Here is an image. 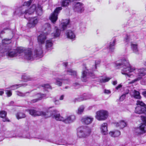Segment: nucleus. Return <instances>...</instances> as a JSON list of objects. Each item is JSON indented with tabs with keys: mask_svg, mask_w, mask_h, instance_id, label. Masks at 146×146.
Listing matches in <instances>:
<instances>
[{
	"mask_svg": "<svg viewBox=\"0 0 146 146\" xmlns=\"http://www.w3.org/2000/svg\"><path fill=\"white\" fill-rule=\"evenodd\" d=\"M122 86L121 84H119L116 87V89L117 90H119L120 88L122 87Z\"/></svg>",
	"mask_w": 146,
	"mask_h": 146,
	"instance_id": "nucleus-49",
	"label": "nucleus"
},
{
	"mask_svg": "<svg viewBox=\"0 0 146 146\" xmlns=\"http://www.w3.org/2000/svg\"><path fill=\"white\" fill-rule=\"evenodd\" d=\"M7 112L5 111H0V117L2 118L3 121H9V120L6 117Z\"/></svg>",
	"mask_w": 146,
	"mask_h": 146,
	"instance_id": "nucleus-27",
	"label": "nucleus"
},
{
	"mask_svg": "<svg viewBox=\"0 0 146 146\" xmlns=\"http://www.w3.org/2000/svg\"><path fill=\"white\" fill-rule=\"evenodd\" d=\"M104 92L106 94H108L111 93V92L109 90H104Z\"/></svg>",
	"mask_w": 146,
	"mask_h": 146,
	"instance_id": "nucleus-46",
	"label": "nucleus"
},
{
	"mask_svg": "<svg viewBox=\"0 0 146 146\" xmlns=\"http://www.w3.org/2000/svg\"><path fill=\"white\" fill-rule=\"evenodd\" d=\"M5 93L8 97H10L12 95V92L11 90H6Z\"/></svg>",
	"mask_w": 146,
	"mask_h": 146,
	"instance_id": "nucleus-41",
	"label": "nucleus"
},
{
	"mask_svg": "<svg viewBox=\"0 0 146 146\" xmlns=\"http://www.w3.org/2000/svg\"><path fill=\"white\" fill-rule=\"evenodd\" d=\"M133 74L135 73L136 76L138 77L133 80H132L130 83H133L140 80L142 77L146 74V68H141L139 69H135L134 70Z\"/></svg>",
	"mask_w": 146,
	"mask_h": 146,
	"instance_id": "nucleus-8",
	"label": "nucleus"
},
{
	"mask_svg": "<svg viewBox=\"0 0 146 146\" xmlns=\"http://www.w3.org/2000/svg\"><path fill=\"white\" fill-rule=\"evenodd\" d=\"M11 42V39H7V38H5V39L2 40V46L1 45L0 46V47L1 48H2V50H3V45L4 44H9ZM4 49L5 48H3Z\"/></svg>",
	"mask_w": 146,
	"mask_h": 146,
	"instance_id": "nucleus-33",
	"label": "nucleus"
},
{
	"mask_svg": "<svg viewBox=\"0 0 146 146\" xmlns=\"http://www.w3.org/2000/svg\"><path fill=\"white\" fill-rule=\"evenodd\" d=\"M52 108L50 107L48 108V110L49 111L50 114L47 116L46 113L42 111L39 110L36 111L33 109H30L27 110L29 111V114L34 116L41 115L48 117L52 116L56 120L62 121L66 123H70L74 122L76 119V116L74 115H71L67 116L66 118H64L58 113V111L57 110L54 109L50 111V109Z\"/></svg>",
	"mask_w": 146,
	"mask_h": 146,
	"instance_id": "nucleus-2",
	"label": "nucleus"
},
{
	"mask_svg": "<svg viewBox=\"0 0 146 146\" xmlns=\"http://www.w3.org/2000/svg\"><path fill=\"white\" fill-rule=\"evenodd\" d=\"M92 108V107H89V108H90V109H91Z\"/></svg>",
	"mask_w": 146,
	"mask_h": 146,
	"instance_id": "nucleus-60",
	"label": "nucleus"
},
{
	"mask_svg": "<svg viewBox=\"0 0 146 146\" xmlns=\"http://www.w3.org/2000/svg\"><path fill=\"white\" fill-rule=\"evenodd\" d=\"M133 38L132 35H126L124 39V41L127 44L131 43V48L133 52L135 53H137L138 51V45L136 44H135L132 42V40Z\"/></svg>",
	"mask_w": 146,
	"mask_h": 146,
	"instance_id": "nucleus-9",
	"label": "nucleus"
},
{
	"mask_svg": "<svg viewBox=\"0 0 146 146\" xmlns=\"http://www.w3.org/2000/svg\"><path fill=\"white\" fill-rule=\"evenodd\" d=\"M39 139H41L43 140H46V141L53 143H55L56 144L58 145H71L72 144V143H70L68 140L66 141L64 140H61L58 141H55L53 139H50L45 137H42L41 138H38Z\"/></svg>",
	"mask_w": 146,
	"mask_h": 146,
	"instance_id": "nucleus-12",
	"label": "nucleus"
},
{
	"mask_svg": "<svg viewBox=\"0 0 146 146\" xmlns=\"http://www.w3.org/2000/svg\"><path fill=\"white\" fill-rule=\"evenodd\" d=\"M36 98L31 101V103H34L38 101V100H41L43 98H46V95L45 94H41V93H38L35 95Z\"/></svg>",
	"mask_w": 146,
	"mask_h": 146,
	"instance_id": "nucleus-20",
	"label": "nucleus"
},
{
	"mask_svg": "<svg viewBox=\"0 0 146 146\" xmlns=\"http://www.w3.org/2000/svg\"><path fill=\"white\" fill-rule=\"evenodd\" d=\"M86 96V97H84L83 98H80L79 100L80 101H82L83 100H87L89 99H90V97H89L88 96H87L86 94H84V96Z\"/></svg>",
	"mask_w": 146,
	"mask_h": 146,
	"instance_id": "nucleus-42",
	"label": "nucleus"
},
{
	"mask_svg": "<svg viewBox=\"0 0 146 146\" xmlns=\"http://www.w3.org/2000/svg\"><path fill=\"white\" fill-rule=\"evenodd\" d=\"M4 47H5L4 49L3 48V50H0V51L1 53H3L5 54H6L9 57L12 58L16 56H22L21 57L22 58L29 60L24 57L25 52L27 49L24 50L22 48H18L16 50L10 49L8 48L6 46H5Z\"/></svg>",
	"mask_w": 146,
	"mask_h": 146,
	"instance_id": "nucleus-5",
	"label": "nucleus"
},
{
	"mask_svg": "<svg viewBox=\"0 0 146 146\" xmlns=\"http://www.w3.org/2000/svg\"><path fill=\"white\" fill-rule=\"evenodd\" d=\"M16 94L18 96L21 97H23L26 96V94L28 93V92H27L25 93H23L21 92L18 91H16Z\"/></svg>",
	"mask_w": 146,
	"mask_h": 146,
	"instance_id": "nucleus-39",
	"label": "nucleus"
},
{
	"mask_svg": "<svg viewBox=\"0 0 146 146\" xmlns=\"http://www.w3.org/2000/svg\"><path fill=\"white\" fill-rule=\"evenodd\" d=\"M53 43L50 40H47L46 42L45 48L47 50H50L52 49Z\"/></svg>",
	"mask_w": 146,
	"mask_h": 146,
	"instance_id": "nucleus-26",
	"label": "nucleus"
},
{
	"mask_svg": "<svg viewBox=\"0 0 146 146\" xmlns=\"http://www.w3.org/2000/svg\"><path fill=\"white\" fill-rule=\"evenodd\" d=\"M65 88H66V89H67V87H65Z\"/></svg>",
	"mask_w": 146,
	"mask_h": 146,
	"instance_id": "nucleus-61",
	"label": "nucleus"
},
{
	"mask_svg": "<svg viewBox=\"0 0 146 146\" xmlns=\"http://www.w3.org/2000/svg\"><path fill=\"white\" fill-rule=\"evenodd\" d=\"M4 93V91L3 89H0V95L2 96Z\"/></svg>",
	"mask_w": 146,
	"mask_h": 146,
	"instance_id": "nucleus-47",
	"label": "nucleus"
},
{
	"mask_svg": "<svg viewBox=\"0 0 146 146\" xmlns=\"http://www.w3.org/2000/svg\"><path fill=\"white\" fill-rule=\"evenodd\" d=\"M69 23L70 20L69 19L63 20L60 25V27L62 28L63 30H64L67 28Z\"/></svg>",
	"mask_w": 146,
	"mask_h": 146,
	"instance_id": "nucleus-24",
	"label": "nucleus"
},
{
	"mask_svg": "<svg viewBox=\"0 0 146 146\" xmlns=\"http://www.w3.org/2000/svg\"><path fill=\"white\" fill-rule=\"evenodd\" d=\"M141 84L142 85L146 84V77H145L141 81Z\"/></svg>",
	"mask_w": 146,
	"mask_h": 146,
	"instance_id": "nucleus-44",
	"label": "nucleus"
},
{
	"mask_svg": "<svg viewBox=\"0 0 146 146\" xmlns=\"http://www.w3.org/2000/svg\"><path fill=\"white\" fill-rule=\"evenodd\" d=\"M26 85H27L25 84H23L16 85L11 86L9 88L11 89L12 90H14L17 89L19 87L22 86H26Z\"/></svg>",
	"mask_w": 146,
	"mask_h": 146,
	"instance_id": "nucleus-38",
	"label": "nucleus"
},
{
	"mask_svg": "<svg viewBox=\"0 0 146 146\" xmlns=\"http://www.w3.org/2000/svg\"><path fill=\"white\" fill-rule=\"evenodd\" d=\"M62 9V7H58L56 9L54 12L51 14L49 18L53 23H54L57 20L58 15Z\"/></svg>",
	"mask_w": 146,
	"mask_h": 146,
	"instance_id": "nucleus-15",
	"label": "nucleus"
},
{
	"mask_svg": "<svg viewBox=\"0 0 146 146\" xmlns=\"http://www.w3.org/2000/svg\"><path fill=\"white\" fill-rule=\"evenodd\" d=\"M84 6L83 4L80 2L74 3L73 9L75 12L78 13H81L84 10Z\"/></svg>",
	"mask_w": 146,
	"mask_h": 146,
	"instance_id": "nucleus-16",
	"label": "nucleus"
},
{
	"mask_svg": "<svg viewBox=\"0 0 146 146\" xmlns=\"http://www.w3.org/2000/svg\"><path fill=\"white\" fill-rule=\"evenodd\" d=\"M4 31H2L1 32V34H3V33H4Z\"/></svg>",
	"mask_w": 146,
	"mask_h": 146,
	"instance_id": "nucleus-57",
	"label": "nucleus"
},
{
	"mask_svg": "<svg viewBox=\"0 0 146 146\" xmlns=\"http://www.w3.org/2000/svg\"><path fill=\"white\" fill-rule=\"evenodd\" d=\"M42 87L45 90H46V89H51L50 86L48 84H44L42 85Z\"/></svg>",
	"mask_w": 146,
	"mask_h": 146,
	"instance_id": "nucleus-40",
	"label": "nucleus"
},
{
	"mask_svg": "<svg viewBox=\"0 0 146 146\" xmlns=\"http://www.w3.org/2000/svg\"><path fill=\"white\" fill-rule=\"evenodd\" d=\"M115 66L117 68H121L122 74L126 76L131 77L133 76L135 68L131 66L127 57L116 61L115 63Z\"/></svg>",
	"mask_w": 146,
	"mask_h": 146,
	"instance_id": "nucleus-4",
	"label": "nucleus"
},
{
	"mask_svg": "<svg viewBox=\"0 0 146 146\" xmlns=\"http://www.w3.org/2000/svg\"><path fill=\"white\" fill-rule=\"evenodd\" d=\"M75 84H76V85H78V83Z\"/></svg>",
	"mask_w": 146,
	"mask_h": 146,
	"instance_id": "nucleus-59",
	"label": "nucleus"
},
{
	"mask_svg": "<svg viewBox=\"0 0 146 146\" xmlns=\"http://www.w3.org/2000/svg\"><path fill=\"white\" fill-rule=\"evenodd\" d=\"M16 131H7L6 132V134L4 136L6 137L10 138L15 137L16 135Z\"/></svg>",
	"mask_w": 146,
	"mask_h": 146,
	"instance_id": "nucleus-28",
	"label": "nucleus"
},
{
	"mask_svg": "<svg viewBox=\"0 0 146 146\" xmlns=\"http://www.w3.org/2000/svg\"><path fill=\"white\" fill-rule=\"evenodd\" d=\"M143 94L144 96L146 97V90L143 92Z\"/></svg>",
	"mask_w": 146,
	"mask_h": 146,
	"instance_id": "nucleus-52",
	"label": "nucleus"
},
{
	"mask_svg": "<svg viewBox=\"0 0 146 146\" xmlns=\"http://www.w3.org/2000/svg\"><path fill=\"white\" fill-rule=\"evenodd\" d=\"M110 135L112 137H115L119 136L120 135V132L118 130L115 131H111L109 133Z\"/></svg>",
	"mask_w": 146,
	"mask_h": 146,
	"instance_id": "nucleus-34",
	"label": "nucleus"
},
{
	"mask_svg": "<svg viewBox=\"0 0 146 146\" xmlns=\"http://www.w3.org/2000/svg\"><path fill=\"white\" fill-rule=\"evenodd\" d=\"M64 96L63 95H62L60 96V100H62L64 98Z\"/></svg>",
	"mask_w": 146,
	"mask_h": 146,
	"instance_id": "nucleus-51",
	"label": "nucleus"
},
{
	"mask_svg": "<svg viewBox=\"0 0 146 146\" xmlns=\"http://www.w3.org/2000/svg\"><path fill=\"white\" fill-rule=\"evenodd\" d=\"M43 29L45 32L40 34L37 37V40L39 45L37 46L34 52L31 48H28L25 52L24 57L27 60H33L36 57H41L42 56V46L46 40L47 38V35L50 33L51 30V28L49 24H45Z\"/></svg>",
	"mask_w": 146,
	"mask_h": 146,
	"instance_id": "nucleus-1",
	"label": "nucleus"
},
{
	"mask_svg": "<svg viewBox=\"0 0 146 146\" xmlns=\"http://www.w3.org/2000/svg\"><path fill=\"white\" fill-rule=\"evenodd\" d=\"M84 109V106H81L79 107L78 110L76 111V112L78 115L81 114L83 112Z\"/></svg>",
	"mask_w": 146,
	"mask_h": 146,
	"instance_id": "nucleus-35",
	"label": "nucleus"
},
{
	"mask_svg": "<svg viewBox=\"0 0 146 146\" xmlns=\"http://www.w3.org/2000/svg\"><path fill=\"white\" fill-rule=\"evenodd\" d=\"M16 116L17 119H19L25 117L26 115L23 112L20 111L18 112L16 114Z\"/></svg>",
	"mask_w": 146,
	"mask_h": 146,
	"instance_id": "nucleus-31",
	"label": "nucleus"
},
{
	"mask_svg": "<svg viewBox=\"0 0 146 146\" xmlns=\"http://www.w3.org/2000/svg\"><path fill=\"white\" fill-rule=\"evenodd\" d=\"M126 94H124L121 95L120 97L119 101H123L125 98L126 96Z\"/></svg>",
	"mask_w": 146,
	"mask_h": 146,
	"instance_id": "nucleus-43",
	"label": "nucleus"
},
{
	"mask_svg": "<svg viewBox=\"0 0 146 146\" xmlns=\"http://www.w3.org/2000/svg\"><path fill=\"white\" fill-rule=\"evenodd\" d=\"M53 101L56 105H59L60 104V102L58 100H56L55 99H54Z\"/></svg>",
	"mask_w": 146,
	"mask_h": 146,
	"instance_id": "nucleus-45",
	"label": "nucleus"
},
{
	"mask_svg": "<svg viewBox=\"0 0 146 146\" xmlns=\"http://www.w3.org/2000/svg\"><path fill=\"white\" fill-rule=\"evenodd\" d=\"M22 78L25 81H27L31 80H33V78L29 76H28L26 74H24L22 77Z\"/></svg>",
	"mask_w": 146,
	"mask_h": 146,
	"instance_id": "nucleus-36",
	"label": "nucleus"
},
{
	"mask_svg": "<svg viewBox=\"0 0 146 146\" xmlns=\"http://www.w3.org/2000/svg\"><path fill=\"white\" fill-rule=\"evenodd\" d=\"M115 125L116 127H119L120 128H123L127 126V122L124 120L119 121L118 122L115 123Z\"/></svg>",
	"mask_w": 146,
	"mask_h": 146,
	"instance_id": "nucleus-23",
	"label": "nucleus"
},
{
	"mask_svg": "<svg viewBox=\"0 0 146 146\" xmlns=\"http://www.w3.org/2000/svg\"><path fill=\"white\" fill-rule=\"evenodd\" d=\"M144 65L145 66H146V62H144Z\"/></svg>",
	"mask_w": 146,
	"mask_h": 146,
	"instance_id": "nucleus-58",
	"label": "nucleus"
},
{
	"mask_svg": "<svg viewBox=\"0 0 146 146\" xmlns=\"http://www.w3.org/2000/svg\"><path fill=\"white\" fill-rule=\"evenodd\" d=\"M145 110L144 112H143V113H144L146 115V105L145 106Z\"/></svg>",
	"mask_w": 146,
	"mask_h": 146,
	"instance_id": "nucleus-56",
	"label": "nucleus"
},
{
	"mask_svg": "<svg viewBox=\"0 0 146 146\" xmlns=\"http://www.w3.org/2000/svg\"><path fill=\"white\" fill-rule=\"evenodd\" d=\"M47 113H49V112H47Z\"/></svg>",
	"mask_w": 146,
	"mask_h": 146,
	"instance_id": "nucleus-62",
	"label": "nucleus"
},
{
	"mask_svg": "<svg viewBox=\"0 0 146 146\" xmlns=\"http://www.w3.org/2000/svg\"><path fill=\"white\" fill-rule=\"evenodd\" d=\"M33 1V0H30L28 1L25 2L21 8H17L15 10L14 12V14L19 15H21L24 14L25 15L27 14L30 15L35 12L38 15H41L43 13L42 8L41 6L39 4H33L31 6L29 10L27 9Z\"/></svg>",
	"mask_w": 146,
	"mask_h": 146,
	"instance_id": "nucleus-3",
	"label": "nucleus"
},
{
	"mask_svg": "<svg viewBox=\"0 0 146 146\" xmlns=\"http://www.w3.org/2000/svg\"><path fill=\"white\" fill-rule=\"evenodd\" d=\"M117 81H114L113 82V85H115L117 84Z\"/></svg>",
	"mask_w": 146,
	"mask_h": 146,
	"instance_id": "nucleus-53",
	"label": "nucleus"
},
{
	"mask_svg": "<svg viewBox=\"0 0 146 146\" xmlns=\"http://www.w3.org/2000/svg\"><path fill=\"white\" fill-rule=\"evenodd\" d=\"M67 74L71 75L74 77H76L77 76V73L76 71L70 68L66 69L64 73L61 75L59 74L58 73L54 74L55 76L58 77L55 79V84L59 86H62L63 81L65 80L63 76Z\"/></svg>",
	"mask_w": 146,
	"mask_h": 146,
	"instance_id": "nucleus-6",
	"label": "nucleus"
},
{
	"mask_svg": "<svg viewBox=\"0 0 146 146\" xmlns=\"http://www.w3.org/2000/svg\"><path fill=\"white\" fill-rule=\"evenodd\" d=\"M90 77L92 78H95V75L92 73H89V70L85 68L84 70L82 72L81 79L83 82H86L87 80V79Z\"/></svg>",
	"mask_w": 146,
	"mask_h": 146,
	"instance_id": "nucleus-14",
	"label": "nucleus"
},
{
	"mask_svg": "<svg viewBox=\"0 0 146 146\" xmlns=\"http://www.w3.org/2000/svg\"><path fill=\"white\" fill-rule=\"evenodd\" d=\"M108 115V113L107 111L101 110L96 112V118L98 120H104L107 118Z\"/></svg>",
	"mask_w": 146,
	"mask_h": 146,
	"instance_id": "nucleus-10",
	"label": "nucleus"
},
{
	"mask_svg": "<svg viewBox=\"0 0 146 146\" xmlns=\"http://www.w3.org/2000/svg\"><path fill=\"white\" fill-rule=\"evenodd\" d=\"M14 102H13V101H11L9 105V106L13 105L14 104Z\"/></svg>",
	"mask_w": 146,
	"mask_h": 146,
	"instance_id": "nucleus-54",
	"label": "nucleus"
},
{
	"mask_svg": "<svg viewBox=\"0 0 146 146\" xmlns=\"http://www.w3.org/2000/svg\"><path fill=\"white\" fill-rule=\"evenodd\" d=\"M116 42V40L115 39H114L109 43V46L108 48L109 49V51L111 52L113 51L115 49L114 46L115 45Z\"/></svg>",
	"mask_w": 146,
	"mask_h": 146,
	"instance_id": "nucleus-25",
	"label": "nucleus"
},
{
	"mask_svg": "<svg viewBox=\"0 0 146 146\" xmlns=\"http://www.w3.org/2000/svg\"><path fill=\"white\" fill-rule=\"evenodd\" d=\"M67 37L72 40H75L76 35L74 32L71 30H68L66 33Z\"/></svg>",
	"mask_w": 146,
	"mask_h": 146,
	"instance_id": "nucleus-22",
	"label": "nucleus"
},
{
	"mask_svg": "<svg viewBox=\"0 0 146 146\" xmlns=\"http://www.w3.org/2000/svg\"><path fill=\"white\" fill-rule=\"evenodd\" d=\"M92 129L86 127L81 126L77 129V135L79 138H85L91 134Z\"/></svg>",
	"mask_w": 146,
	"mask_h": 146,
	"instance_id": "nucleus-7",
	"label": "nucleus"
},
{
	"mask_svg": "<svg viewBox=\"0 0 146 146\" xmlns=\"http://www.w3.org/2000/svg\"><path fill=\"white\" fill-rule=\"evenodd\" d=\"M108 125L106 123H104L100 125V132L103 135H107L108 133Z\"/></svg>",
	"mask_w": 146,
	"mask_h": 146,
	"instance_id": "nucleus-18",
	"label": "nucleus"
},
{
	"mask_svg": "<svg viewBox=\"0 0 146 146\" xmlns=\"http://www.w3.org/2000/svg\"><path fill=\"white\" fill-rule=\"evenodd\" d=\"M5 29H4V30H5Z\"/></svg>",
	"mask_w": 146,
	"mask_h": 146,
	"instance_id": "nucleus-63",
	"label": "nucleus"
},
{
	"mask_svg": "<svg viewBox=\"0 0 146 146\" xmlns=\"http://www.w3.org/2000/svg\"><path fill=\"white\" fill-rule=\"evenodd\" d=\"M83 146H100L95 140L92 139L89 140H86L84 142Z\"/></svg>",
	"mask_w": 146,
	"mask_h": 146,
	"instance_id": "nucleus-17",
	"label": "nucleus"
},
{
	"mask_svg": "<svg viewBox=\"0 0 146 146\" xmlns=\"http://www.w3.org/2000/svg\"><path fill=\"white\" fill-rule=\"evenodd\" d=\"M15 137H18L19 138H26L28 139L31 138L29 134H28L27 136H26L24 135L22 133L18 132H16Z\"/></svg>",
	"mask_w": 146,
	"mask_h": 146,
	"instance_id": "nucleus-32",
	"label": "nucleus"
},
{
	"mask_svg": "<svg viewBox=\"0 0 146 146\" xmlns=\"http://www.w3.org/2000/svg\"><path fill=\"white\" fill-rule=\"evenodd\" d=\"M144 123L141 124L139 127L136 128L135 130V134L137 135H140L146 132V119L143 120Z\"/></svg>",
	"mask_w": 146,
	"mask_h": 146,
	"instance_id": "nucleus-13",
	"label": "nucleus"
},
{
	"mask_svg": "<svg viewBox=\"0 0 146 146\" xmlns=\"http://www.w3.org/2000/svg\"><path fill=\"white\" fill-rule=\"evenodd\" d=\"M136 104L137 106L135 108V112L137 113H143L145 108V105L141 101L137 100Z\"/></svg>",
	"mask_w": 146,
	"mask_h": 146,
	"instance_id": "nucleus-11",
	"label": "nucleus"
},
{
	"mask_svg": "<svg viewBox=\"0 0 146 146\" xmlns=\"http://www.w3.org/2000/svg\"><path fill=\"white\" fill-rule=\"evenodd\" d=\"M100 62L99 61H97L95 62V68H96L97 65L100 63Z\"/></svg>",
	"mask_w": 146,
	"mask_h": 146,
	"instance_id": "nucleus-48",
	"label": "nucleus"
},
{
	"mask_svg": "<svg viewBox=\"0 0 146 146\" xmlns=\"http://www.w3.org/2000/svg\"><path fill=\"white\" fill-rule=\"evenodd\" d=\"M60 33L61 31L58 27H55L54 28V31L52 35L54 38H56L60 36Z\"/></svg>",
	"mask_w": 146,
	"mask_h": 146,
	"instance_id": "nucleus-30",
	"label": "nucleus"
},
{
	"mask_svg": "<svg viewBox=\"0 0 146 146\" xmlns=\"http://www.w3.org/2000/svg\"><path fill=\"white\" fill-rule=\"evenodd\" d=\"M111 78L108 77H100V82H108L110 79Z\"/></svg>",
	"mask_w": 146,
	"mask_h": 146,
	"instance_id": "nucleus-37",
	"label": "nucleus"
},
{
	"mask_svg": "<svg viewBox=\"0 0 146 146\" xmlns=\"http://www.w3.org/2000/svg\"><path fill=\"white\" fill-rule=\"evenodd\" d=\"M38 21V19L35 17L31 18L27 24L28 27L29 28L34 27L37 24Z\"/></svg>",
	"mask_w": 146,
	"mask_h": 146,
	"instance_id": "nucleus-19",
	"label": "nucleus"
},
{
	"mask_svg": "<svg viewBox=\"0 0 146 146\" xmlns=\"http://www.w3.org/2000/svg\"><path fill=\"white\" fill-rule=\"evenodd\" d=\"M4 139L3 136H2L1 134H0V141H2Z\"/></svg>",
	"mask_w": 146,
	"mask_h": 146,
	"instance_id": "nucleus-50",
	"label": "nucleus"
},
{
	"mask_svg": "<svg viewBox=\"0 0 146 146\" xmlns=\"http://www.w3.org/2000/svg\"><path fill=\"white\" fill-rule=\"evenodd\" d=\"M93 119L91 117L84 116L82 118L81 121L84 123L88 125L92 122Z\"/></svg>",
	"mask_w": 146,
	"mask_h": 146,
	"instance_id": "nucleus-21",
	"label": "nucleus"
},
{
	"mask_svg": "<svg viewBox=\"0 0 146 146\" xmlns=\"http://www.w3.org/2000/svg\"><path fill=\"white\" fill-rule=\"evenodd\" d=\"M131 94L132 96L135 99H140L141 98L139 92L135 90L131 93Z\"/></svg>",
	"mask_w": 146,
	"mask_h": 146,
	"instance_id": "nucleus-29",
	"label": "nucleus"
},
{
	"mask_svg": "<svg viewBox=\"0 0 146 146\" xmlns=\"http://www.w3.org/2000/svg\"><path fill=\"white\" fill-rule=\"evenodd\" d=\"M63 65H64L65 67L67 65V62H64L63 63Z\"/></svg>",
	"mask_w": 146,
	"mask_h": 146,
	"instance_id": "nucleus-55",
	"label": "nucleus"
}]
</instances>
